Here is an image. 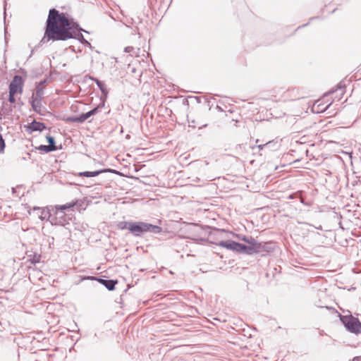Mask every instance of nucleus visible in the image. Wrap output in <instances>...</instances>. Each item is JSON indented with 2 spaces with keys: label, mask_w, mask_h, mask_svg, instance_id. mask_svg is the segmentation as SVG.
Instances as JSON below:
<instances>
[{
  "label": "nucleus",
  "mask_w": 361,
  "mask_h": 361,
  "mask_svg": "<svg viewBox=\"0 0 361 361\" xmlns=\"http://www.w3.org/2000/svg\"><path fill=\"white\" fill-rule=\"evenodd\" d=\"M82 31L86 32L82 28L78 30L73 24V19L66 13H61L56 8H51L46 21L44 35L34 49L50 40L63 41L68 39H76L85 46L90 47L91 44L85 39Z\"/></svg>",
  "instance_id": "obj_1"
},
{
  "label": "nucleus",
  "mask_w": 361,
  "mask_h": 361,
  "mask_svg": "<svg viewBox=\"0 0 361 361\" xmlns=\"http://www.w3.org/2000/svg\"><path fill=\"white\" fill-rule=\"evenodd\" d=\"M129 231L135 237H141L146 232L160 233L162 228L144 221H131Z\"/></svg>",
  "instance_id": "obj_2"
},
{
  "label": "nucleus",
  "mask_w": 361,
  "mask_h": 361,
  "mask_svg": "<svg viewBox=\"0 0 361 361\" xmlns=\"http://www.w3.org/2000/svg\"><path fill=\"white\" fill-rule=\"evenodd\" d=\"M251 255L259 254L264 255L266 253H270L275 249V244L271 242H259L255 238L250 244Z\"/></svg>",
  "instance_id": "obj_3"
},
{
  "label": "nucleus",
  "mask_w": 361,
  "mask_h": 361,
  "mask_svg": "<svg viewBox=\"0 0 361 361\" xmlns=\"http://www.w3.org/2000/svg\"><path fill=\"white\" fill-rule=\"evenodd\" d=\"M340 320L345 329L355 334H361V322L359 319L349 315H340Z\"/></svg>",
  "instance_id": "obj_4"
},
{
  "label": "nucleus",
  "mask_w": 361,
  "mask_h": 361,
  "mask_svg": "<svg viewBox=\"0 0 361 361\" xmlns=\"http://www.w3.org/2000/svg\"><path fill=\"white\" fill-rule=\"evenodd\" d=\"M48 214V220L51 225L65 226L69 224L71 217L68 216L65 212L56 209L54 216L51 215L49 212H46Z\"/></svg>",
  "instance_id": "obj_5"
},
{
  "label": "nucleus",
  "mask_w": 361,
  "mask_h": 361,
  "mask_svg": "<svg viewBox=\"0 0 361 361\" xmlns=\"http://www.w3.org/2000/svg\"><path fill=\"white\" fill-rule=\"evenodd\" d=\"M82 280H90V281H97L100 284L103 285L108 290H114L115 289V286L117 284L118 281L114 279H104L100 277L90 276H85L82 279Z\"/></svg>",
  "instance_id": "obj_6"
},
{
  "label": "nucleus",
  "mask_w": 361,
  "mask_h": 361,
  "mask_svg": "<svg viewBox=\"0 0 361 361\" xmlns=\"http://www.w3.org/2000/svg\"><path fill=\"white\" fill-rule=\"evenodd\" d=\"M23 80L21 76L16 75L9 84V93L16 94L23 92Z\"/></svg>",
  "instance_id": "obj_7"
},
{
  "label": "nucleus",
  "mask_w": 361,
  "mask_h": 361,
  "mask_svg": "<svg viewBox=\"0 0 361 361\" xmlns=\"http://www.w3.org/2000/svg\"><path fill=\"white\" fill-rule=\"evenodd\" d=\"M47 128L45 123L33 120L31 123H28L26 127V130L28 133H32L35 131L42 132Z\"/></svg>",
  "instance_id": "obj_8"
},
{
  "label": "nucleus",
  "mask_w": 361,
  "mask_h": 361,
  "mask_svg": "<svg viewBox=\"0 0 361 361\" xmlns=\"http://www.w3.org/2000/svg\"><path fill=\"white\" fill-rule=\"evenodd\" d=\"M89 78H90V80H92L95 82L97 86L100 90V91H101V92H102V95L104 97L103 101L105 102V99L107 97L109 91L107 90V87H106L104 82L99 80L97 78L92 77V76H90Z\"/></svg>",
  "instance_id": "obj_9"
},
{
  "label": "nucleus",
  "mask_w": 361,
  "mask_h": 361,
  "mask_svg": "<svg viewBox=\"0 0 361 361\" xmlns=\"http://www.w3.org/2000/svg\"><path fill=\"white\" fill-rule=\"evenodd\" d=\"M238 244V242L232 240H221L217 243V245L221 247L235 252L237 251Z\"/></svg>",
  "instance_id": "obj_10"
},
{
  "label": "nucleus",
  "mask_w": 361,
  "mask_h": 361,
  "mask_svg": "<svg viewBox=\"0 0 361 361\" xmlns=\"http://www.w3.org/2000/svg\"><path fill=\"white\" fill-rule=\"evenodd\" d=\"M87 120L84 113L80 114V116H68L66 121L69 123H82Z\"/></svg>",
  "instance_id": "obj_11"
},
{
  "label": "nucleus",
  "mask_w": 361,
  "mask_h": 361,
  "mask_svg": "<svg viewBox=\"0 0 361 361\" xmlns=\"http://www.w3.org/2000/svg\"><path fill=\"white\" fill-rule=\"evenodd\" d=\"M236 252L241 253V254H245V255H252L250 245H245V244L240 243H238V244Z\"/></svg>",
  "instance_id": "obj_12"
},
{
  "label": "nucleus",
  "mask_w": 361,
  "mask_h": 361,
  "mask_svg": "<svg viewBox=\"0 0 361 361\" xmlns=\"http://www.w3.org/2000/svg\"><path fill=\"white\" fill-rule=\"evenodd\" d=\"M104 106V101H102V104L97 105L96 107L93 108L88 112L84 113L86 118L87 119L90 117H91L92 116L97 114L99 112V110Z\"/></svg>",
  "instance_id": "obj_13"
},
{
  "label": "nucleus",
  "mask_w": 361,
  "mask_h": 361,
  "mask_svg": "<svg viewBox=\"0 0 361 361\" xmlns=\"http://www.w3.org/2000/svg\"><path fill=\"white\" fill-rule=\"evenodd\" d=\"M13 111L12 106L6 102L3 103V106L1 107L0 114H3L4 116L11 115Z\"/></svg>",
  "instance_id": "obj_14"
},
{
  "label": "nucleus",
  "mask_w": 361,
  "mask_h": 361,
  "mask_svg": "<svg viewBox=\"0 0 361 361\" xmlns=\"http://www.w3.org/2000/svg\"><path fill=\"white\" fill-rule=\"evenodd\" d=\"M43 95H44V87H39V85H37L35 92L32 94V99H35L41 101Z\"/></svg>",
  "instance_id": "obj_15"
},
{
  "label": "nucleus",
  "mask_w": 361,
  "mask_h": 361,
  "mask_svg": "<svg viewBox=\"0 0 361 361\" xmlns=\"http://www.w3.org/2000/svg\"><path fill=\"white\" fill-rule=\"evenodd\" d=\"M27 257L29 258V261L32 264H36L40 262L42 256L40 254H38L37 252H32V253L28 255Z\"/></svg>",
  "instance_id": "obj_16"
},
{
  "label": "nucleus",
  "mask_w": 361,
  "mask_h": 361,
  "mask_svg": "<svg viewBox=\"0 0 361 361\" xmlns=\"http://www.w3.org/2000/svg\"><path fill=\"white\" fill-rule=\"evenodd\" d=\"M345 85L343 84L342 82H339L337 86H336V90H331V91H329L328 92L329 94H333L335 92H337V91H339L340 92V97L338 98V99H341V97L345 93Z\"/></svg>",
  "instance_id": "obj_17"
},
{
  "label": "nucleus",
  "mask_w": 361,
  "mask_h": 361,
  "mask_svg": "<svg viewBox=\"0 0 361 361\" xmlns=\"http://www.w3.org/2000/svg\"><path fill=\"white\" fill-rule=\"evenodd\" d=\"M90 172H91L92 177L97 176L102 173H107V172L113 173H118V171H116L114 169H102L96 170V171H90Z\"/></svg>",
  "instance_id": "obj_18"
},
{
  "label": "nucleus",
  "mask_w": 361,
  "mask_h": 361,
  "mask_svg": "<svg viewBox=\"0 0 361 361\" xmlns=\"http://www.w3.org/2000/svg\"><path fill=\"white\" fill-rule=\"evenodd\" d=\"M30 104L32 106V109L36 113H38V114H41V107H42V105H41V101L40 100H37V99H32V100L30 102Z\"/></svg>",
  "instance_id": "obj_19"
},
{
  "label": "nucleus",
  "mask_w": 361,
  "mask_h": 361,
  "mask_svg": "<svg viewBox=\"0 0 361 361\" xmlns=\"http://www.w3.org/2000/svg\"><path fill=\"white\" fill-rule=\"evenodd\" d=\"M46 139H47V142L49 143V146L51 147V148L54 150V151H56L58 150V147L56 146V142H55V139L53 136H51L49 135H47L46 136Z\"/></svg>",
  "instance_id": "obj_20"
},
{
  "label": "nucleus",
  "mask_w": 361,
  "mask_h": 361,
  "mask_svg": "<svg viewBox=\"0 0 361 361\" xmlns=\"http://www.w3.org/2000/svg\"><path fill=\"white\" fill-rule=\"evenodd\" d=\"M75 205V202H72L63 205H57L56 206V209H59L61 211L65 212L66 209H71Z\"/></svg>",
  "instance_id": "obj_21"
},
{
  "label": "nucleus",
  "mask_w": 361,
  "mask_h": 361,
  "mask_svg": "<svg viewBox=\"0 0 361 361\" xmlns=\"http://www.w3.org/2000/svg\"><path fill=\"white\" fill-rule=\"evenodd\" d=\"M36 149H37L39 151H41V152H43L44 153H49V152H54L51 148V147H49V145H39V147H36Z\"/></svg>",
  "instance_id": "obj_22"
},
{
  "label": "nucleus",
  "mask_w": 361,
  "mask_h": 361,
  "mask_svg": "<svg viewBox=\"0 0 361 361\" xmlns=\"http://www.w3.org/2000/svg\"><path fill=\"white\" fill-rule=\"evenodd\" d=\"M131 224V221H121L118 224L117 226L121 230H128Z\"/></svg>",
  "instance_id": "obj_23"
},
{
  "label": "nucleus",
  "mask_w": 361,
  "mask_h": 361,
  "mask_svg": "<svg viewBox=\"0 0 361 361\" xmlns=\"http://www.w3.org/2000/svg\"><path fill=\"white\" fill-rule=\"evenodd\" d=\"M276 145V142H274L273 140L272 141H269L267 142V143L264 144V145H258V148L260 149H263L264 148H269L271 147V145Z\"/></svg>",
  "instance_id": "obj_24"
},
{
  "label": "nucleus",
  "mask_w": 361,
  "mask_h": 361,
  "mask_svg": "<svg viewBox=\"0 0 361 361\" xmlns=\"http://www.w3.org/2000/svg\"><path fill=\"white\" fill-rule=\"evenodd\" d=\"M75 176H80V177H86V178H91V172L90 171H82L79 172L78 173H73Z\"/></svg>",
  "instance_id": "obj_25"
},
{
  "label": "nucleus",
  "mask_w": 361,
  "mask_h": 361,
  "mask_svg": "<svg viewBox=\"0 0 361 361\" xmlns=\"http://www.w3.org/2000/svg\"><path fill=\"white\" fill-rule=\"evenodd\" d=\"M6 145L4 139L1 134H0V153H3L4 152Z\"/></svg>",
  "instance_id": "obj_26"
},
{
  "label": "nucleus",
  "mask_w": 361,
  "mask_h": 361,
  "mask_svg": "<svg viewBox=\"0 0 361 361\" xmlns=\"http://www.w3.org/2000/svg\"><path fill=\"white\" fill-rule=\"evenodd\" d=\"M255 238H252V236H246V235H244L243 237L241 238V240L247 243L248 245L250 244V242H252V240H254Z\"/></svg>",
  "instance_id": "obj_27"
},
{
  "label": "nucleus",
  "mask_w": 361,
  "mask_h": 361,
  "mask_svg": "<svg viewBox=\"0 0 361 361\" xmlns=\"http://www.w3.org/2000/svg\"><path fill=\"white\" fill-rule=\"evenodd\" d=\"M15 94H13V93H9V96H8V102H9L11 104H13V103H15V102H16Z\"/></svg>",
  "instance_id": "obj_28"
},
{
  "label": "nucleus",
  "mask_w": 361,
  "mask_h": 361,
  "mask_svg": "<svg viewBox=\"0 0 361 361\" xmlns=\"http://www.w3.org/2000/svg\"><path fill=\"white\" fill-rule=\"evenodd\" d=\"M303 224H306V225H308V226H312V227H314V228H315L316 229L319 230V231H322V229H323V228H322V226L321 225H319V226H314V225H312V224H309V223H307V222H304Z\"/></svg>",
  "instance_id": "obj_29"
},
{
  "label": "nucleus",
  "mask_w": 361,
  "mask_h": 361,
  "mask_svg": "<svg viewBox=\"0 0 361 361\" xmlns=\"http://www.w3.org/2000/svg\"><path fill=\"white\" fill-rule=\"evenodd\" d=\"M46 212H49L48 211H45V210H43L42 212V214L40 215L41 219H45L48 218V214H47Z\"/></svg>",
  "instance_id": "obj_30"
},
{
  "label": "nucleus",
  "mask_w": 361,
  "mask_h": 361,
  "mask_svg": "<svg viewBox=\"0 0 361 361\" xmlns=\"http://www.w3.org/2000/svg\"><path fill=\"white\" fill-rule=\"evenodd\" d=\"M134 50V47H126L125 49H124V51L126 52V53H130L131 51H133Z\"/></svg>",
  "instance_id": "obj_31"
},
{
  "label": "nucleus",
  "mask_w": 361,
  "mask_h": 361,
  "mask_svg": "<svg viewBox=\"0 0 361 361\" xmlns=\"http://www.w3.org/2000/svg\"><path fill=\"white\" fill-rule=\"evenodd\" d=\"M47 82V80H44L38 82L37 85H39V87H43Z\"/></svg>",
  "instance_id": "obj_32"
},
{
  "label": "nucleus",
  "mask_w": 361,
  "mask_h": 361,
  "mask_svg": "<svg viewBox=\"0 0 361 361\" xmlns=\"http://www.w3.org/2000/svg\"><path fill=\"white\" fill-rule=\"evenodd\" d=\"M353 361H361V356H357V357H355L353 359Z\"/></svg>",
  "instance_id": "obj_33"
},
{
  "label": "nucleus",
  "mask_w": 361,
  "mask_h": 361,
  "mask_svg": "<svg viewBox=\"0 0 361 361\" xmlns=\"http://www.w3.org/2000/svg\"><path fill=\"white\" fill-rule=\"evenodd\" d=\"M7 6V0L4 1V15L6 16V9Z\"/></svg>",
  "instance_id": "obj_34"
},
{
  "label": "nucleus",
  "mask_w": 361,
  "mask_h": 361,
  "mask_svg": "<svg viewBox=\"0 0 361 361\" xmlns=\"http://www.w3.org/2000/svg\"><path fill=\"white\" fill-rule=\"evenodd\" d=\"M193 98L195 99L198 103H200V97H194Z\"/></svg>",
  "instance_id": "obj_35"
},
{
  "label": "nucleus",
  "mask_w": 361,
  "mask_h": 361,
  "mask_svg": "<svg viewBox=\"0 0 361 361\" xmlns=\"http://www.w3.org/2000/svg\"><path fill=\"white\" fill-rule=\"evenodd\" d=\"M308 24H309V23H306V24L302 25V26H299V27L297 28V30L300 29V27H306V26H307V25H308Z\"/></svg>",
  "instance_id": "obj_36"
},
{
  "label": "nucleus",
  "mask_w": 361,
  "mask_h": 361,
  "mask_svg": "<svg viewBox=\"0 0 361 361\" xmlns=\"http://www.w3.org/2000/svg\"><path fill=\"white\" fill-rule=\"evenodd\" d=\"M331 103L329 104V105L326 106V107L325 108V110H326L330 106H331Z\"/></svg>",
  "instance_id": "obj_37"
},
{
  "label": "nucleus",
  "mask_w": 361,
  "mask_h": 361,
  "mask_svg": "<svg viewBox=\"0 0 361 361\" xmlns=\"http://www.w3.org/2000/svg\"><path fill=\"white\" fill-rule=\"evenodd\" d=\"M190 126L195 127V126L194 124H190Z\"/></svg>",
  "instance_id": "obj_38"
}]
</instances>
